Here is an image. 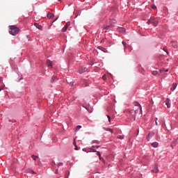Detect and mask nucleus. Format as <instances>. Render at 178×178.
I'll return each mask as SVG.
<instances>
[{"label": "nucleus", "mask_w": 178, "mask_h": 178, "mask_svg": "<svg viewBox=\"0 0 178 178\" xmlns=\"http://www.w3.org/2000/svg\"><path fill=\"white\" fill-rule=\"evenodd\" d=\"M95 148H99V145L95 146Z\"/></svg>", "instance_id": "obj_43"}, {"label": "nucleus", "mask_w": 178, "mask_h": 178, "mask_svg": "<svg viewBox=\"0 0 178 178\" xmlns=\"http://www.w3.org/2000/svg\"><path fill=\"white\" fill-rule=\"evenodd\" d=\"M85 72H87V67H81V69L79 70V73L80 74H82V73H84Z\"/></svg>", "instance_id": "obj_8"}, {"label": "nucleus", "mask_w": 178, "mask_h": 178, "mask_svg": "<svg viewBox=\"0 0 178 178\" xmlns=\"http://www.w3.org/2000/svg\"><path fill=\"white\" fill-rule=\"evenodd\" d=\"M46 65L49 67H51V69H52V61H51L50 60H47Z\"/></svg>", "instance_id": "obj_12"}, {"label": "nucleus", "mask_w": 178, "mask_h": 178, "mask_svg": "<svg viewBox=\"0 0 178 178\" xmlns=\"http://www.w3.org/2000/svg\"><path fill=\"white\" fill-rule=\"evenodd\" d=\"M74 149H75L76 151H77V149H79V147H77V145L75 146Z\"/></svg>", "instance_id": "obj_41"}, {"label": "nucleus", "mask_w": 178, "mask_h": 178, "mask_svg": "<svg viewBox=\"0 0 178 178\" xmlns=\"http://www.w3.org/2000/svg\"><path fill=\"white\" fill-rule=\"evenodd\" d=\"M157 120H158V118H156V119H155V122H156V126H158V121H157Z\"/></svg>", "instance_id": "obj_38"}, {"label": "nucleus", "mask_w": 178, "mask_h": 178, "mask_svg": "<svg viewBox=\"0 0 178 178\" xmlns=\"http://www.w3.org/2000/svg\"><path fill=\"white\" fill-rule=\"evenodd\" d=\"M176 144H177V139L173 140V141L171 143V147H172V148H173V147H176Z\"/></svg>", "instance_id": "obj_15"}, {"label": "nucleus", "mask_w": 178, "mask_h": 178, "mask_svg": "<svg viewBox=\"0 0 178 178\" xmlns=\"http://www.w3.org/2000/svg\"><path fill=\"white\" fill-rule=\"evenodd\" d=\"M122 44L124 45V48H127V47H126V42L122 41Z\"/></svg>", "instance_id": "obj_32"}, {"label": "nucleus", "mask_w": 178, "mask_h": 178, "mask_svg": "<svg viewBox=\"0 0 178 178\" xmlns=\"http://www.w3.org/2000/svg\"><path fill=\"white\" fill-rule=\"evenodd\" d=\"M28 172H29V173H32V175H36L37 173L35 172H34V170H28Z\"/></svg>", "instance_id": "obj_25"}, {"label": "nucleus", "mask_w": 178, "mask_h": 178, "mask_svg": "<svg viewBox=\"0 0 178 178\" xmlns=\"http://www.w3.org/2000/svg\"><path fill=\"white\" fill-rule=\"evenodd\" d=\"M47 17H48V19H52V17H54V13H47Z\"/></svg>", "instance_id": "obj_20"}, {"label": "nucleus", "mask_w": 178, "mask_h": 178, "mask_svg": "<svg viewBox=\"0 0 178 178\" xmlns=\"http://www.w3.org/2000/svg\"><path fill=\"white\" fill-rule=\"evenodd\" d=\"M159 145V143L158 142H154L152 143V147H154V148H156Z\"/></svg>", "instance_id": "obj_19"}, {"label": "nucleus", "mask_w": 178, "mask_h": 178, "mask_svg": "<svg viewBox=\"0 0 178 178\" xmlns=\"http://www.w3.org/2000/svg\"><path fill=\"white\" fill-rule=\"evenodd\" d=\"M158 23H159V21L154 17H151V24L154 26V27H156L158 26Z\"/></svg>", "instance_id": "obj_4"}, {"label": "nucleus", "mask_w": 178, "mask_h": 178, "mask_svg": "<svg viewBox=\"0 0 178 178\" xmlns=\"http://www.w3.org/2000/svg\"><path fill=\"white\" fill-rule=\"evenodd\" d=\"M34 26L36 27V29H38V30H41V29H42V26L40 25L38 23H35Z\"/></svg>", "instance_id": "obj_16"}, {"label": "nucleus", "mask_w": 178, "mask_h": 178, "mask_svg": "<svg viewBox=\"0 0 178 178\" xmlns=\"http://www.w3.org/2000/svg\"><path fill=\"white\" fill-rule=\"evenodd\" d=\"M95 146H92L90 148H83V151H84V152H97V150H95Z\"/></svg>", "instance_id": "obj_3"}, {"label": "nucleus", "mask_w": 178, "mask_h": 178, "mask_svg": "<svg viewBox=\"0 0 178 178\" xmlns=\"http://www.w3.org/2000/svg\"><path fill=\"white\" fill-rule=\"evenodd\" d=\"M99 159L102 161V162H104V163H105V160L102 158V156H99Z\"/></svg>", "instance_id": "obj_29"}, {"label": "nucleus", "mask_w": 178, "mask_h": 178, "mask_svg": "<svg viewBox=\"0 0 178 178\" xmlns=\"http://www.w3.org/2000/svg\"><path fill=\"white\" fill-rule=\"evenodd\" d=\"M118 31L120 32V33H125L126 32V29L124 28H118Z\"/></svg>", "instance_id": "obj_18"}, {"label": "nucleus", "mask_w": 178, "mask_h": 178, "mask_svg": "<svg viewBox=\"0 0 178 178\" xmlns=\"http://www.w3.org/2000/svg\"><path fill=\"white\" fill-rule=\"evenodd\" d=\"M152 9H156V6H155V5L152 6Z\"/></svg>", "instance_id": "obj_36"}, {"label": "nucleus", "mask_w": 178, "mask_h": 178, "mask_svg": "<svg viewBox=\"0 0 178 178\" xmlns=\"http://www.w3.org/2000/svg\"><path fill=\"white\" fill-rule=\"evenodd\" d=\"M117 138H119L120 140H123V138H124V136L120 135L117 137Z\"/></svg>", "instance_id": "obj_28"}, {"label": "nucleus", "mask_w": 178, "mask_h": 178, "mask_svg": "<svg viewBox=\"0 0 178 178\" xmlns=\"http://www.w3.org/2000/svg\"><path fill=\"white\" fill-rule=\"evenodd\" d=\"M163 51H164L165 52H166L167 55H169V52L168 51V48L163 47Z\"/></svg>", "instance_id": "obj_27"}, {"label": "nucleus", "mask_w": 178, "mask_h": 178, "mask_svg": "<svg viewBox=\"0 0 178 178\" xmlns=\"http://www.w3.org/2000/svg\"><path fill=\"white\" fill-rule=\"evenodd\" d=\"M152 172H153V173H158V172H159V170L158 169V164L154 165V168L152 170Z\"/></svg>", "instance_id": "obj_9"}, {"label": "nucleus", "mask_w": 178, "mask_h": 178, "mask_svg": "<svg viewBox=\"0 0 178 178\" xmlns=\"http://www.w3.org/2000/svg\"><path fill=\"white\" fill-rule=\"evenodd\" d=\"M154 134H155L154 132H149L148 136H147V141H149V140H151V138H152V137H154Z\"/></svg>", "instance_id": "obj_7"}, {"label": "nucleus", "mask_w": 178, "mask_h": 178, "mask_svg": "<svg viewBox=\"0 0 178 178\" xmlns=\"http://www.w3.org/2000/svg\"><path fill=\"white\" fill-rule=\"evenodd\" d=\"M74 147H76V142L75 141H74Z\"/></svg>", "instance_id": "obj_45"}, {"label": "nucleus", "mask_w": 178, "mask_h": 178, "mask_svg": "<svg viewBox=\"0 0 178 178\" xmlns=\"http://www.w3.org/2000/svg\"><path fill=\"white\" fill-rule=\"evenodd\" d=\"M129 113L131 114V117L133 118L134 120H136V115L138 113V109L136 110H128Z\"/></svg>", "instance_id": "obj_2"}, {"label": "nucleus", "mask_w": 178, "mask_h": 178, "mask_svg": "<svg viewBox=\"0 0 178 178\" xmlns=\"http://www.w3.org/2000/svg\"><path fill=\"white\" fill-rule=\"evenodd\" d=\"M111 27H113V25L112 24H106L104 25L103 29L104 30H109Z\"/></svg>", "instance_id": "obj_5"}, {"label": "nucleus", "mask_w": 178, "mask_h": 178, "mask_svg": "<svg viewBox=\"0 0 178 178\" xmlns=\"http://www.w3.org/2000/svg\"><path fill=\"white\" fill-rule=\"evenodd\" d=\"M3 88H4V86L0 87V91H2V90H3Z\"/></svg>", "instance_id": "obj_39"}, {"label": "nucleus", "mask_w": 178, "mask_h": 178, "mask_svg": "<svg viewBox=\"0 0 178 178\" xmlns=\"http://www.w3.org/2000/svg\"><path fill=\"white\" fill-rule=\"evenodd\" d=\"M163 72H165V69L164 68H163V69L159 70V73H162Z\"/></svg>", "instance_id": "obj_33"}, {"label": "nucleus", "mask_w": 178, "mask_h": 178, "mask_svg": "<svg viewBox=\"0 0 178 178\" xmlns=\"http://www.w3.org/2000/svg\"><path fill=\"white\" fill-rule=\"evenodd\" d=\"M59 1V2H62V0H58Z\"/></svg>", "instance_id": "obj_48"}, {"label": "nucleus", "mask_w": 178, "mask_h": 178, "mask_svg": "<svg viewBox=\"0 0 178 178\" xmlns=\"http://www.w3.org/2000/svg\"><path fill=\"white\" fill-rule=\"evenodd\" d=\"M97 152V155H98V156H101V153L98 151H96Z\"/></svg>", "instance_id": "obj_35"}, {"label": "nucleus", "mask_w": 178, "mask_h": 178, "mask_svg": "<svg viewBox=\"0 0 178 178\" xmlns=\"http://www.w3.org/2000/svg\"><path fill=\"white\" fill-rule=\"evenodd\" d=\"M171 45L172 47H174L175 49L177 48V42H176V41L171 42Z\"/></svg>", "instance_id": "obj_13"}, {"label": "nucleus", "mask_w": 178, "mask_h": 178, "mask_svg": "<svg viewBox=\"0 0 178 178\" xmlns=\"http://www.w3.org/2000/svg\"><path fill=\"white\" fill-rule=\"evenodd\" d=\"M134 106H139L140 112H143V107H141V104L138 103V102H135L134 103Z\"/></svg>", "instance_id": "obj_10"}, {"label": "nucleus", "mask_w": 178, "mask_h": 178, "mask_svg": "<svg viewBox=\"0 0 178 178\" xmlns=\"http://www.w3.org/2000/svg\"><path fill=\"white\" fill-rule=\"evenodd\" d=\"M165 105L167 108H170V99H166L165 101Z\"/></svg>", "instance_id": "obj_11"}, {"label": "nucleus", "mask_w": 178, "mask_h": 178, "mask_svg": "<svg viewBox=\"0 0 178 178\" xmlns=\"http://www.w3.org/2000/svg\"><path fill=\"white\" fill-rule=\"evenodd\" d=\"M98 48L99 49H100V51H102L103 52H105V53L108 52V50H106V49H105L104 47H99Z\"/></svg>", "instance_id": "obj_21"}, {"label": "nucleus", "mask_w": 178, "mask_h": 178, "mask_svg": "<svg viewBox=\"0 0 178 178\" xmlns=\"http://www.w3.org/2000/svg\"><path fill=\"white\" fill-rule=\"evenodd\" d=\"M103 80H106V75H103L102 76Z\"/></svg>", "instance_id": "obj_34"}, {"label": "nucleus", "mask_w": 178, "mask_h": 178, "mask_svg": "<svg viewBox=\"0 0 178 178\" xmlns=\"http://www.w3.org/2000/svg\"><path fill=\"white\" fill-rule=\"evenodd\" d=\"M112 23H116V20L112 19V20L111 21V24H112Z\"/></svg>", "instance_id": "obj_31"}, {"label": "nucleus", "mask_w": 178, "mask_h": 178, "mask_svg": "<svg viewBox=\"0 0 178 178\" xmlns=\"http://www.w3.org/2000/svg\"><path fill=\"white\" fill-rule=\"evenodd\" d=\"M104 130H106V131H111V133H113V129H111V128H103Z\"/></svg>", "instance_id": "obj_22"}, {"label": "nucleus", "mask_w": 178, "mask_h": 178, "mask_svg": "<svg viewBox=\"0 0 178 178\" xmlns=\"http://www.w3.org/2000/svg\"><path fill=\"white\" fill-rule=\"evenodd\" d=\"M152 74L154 76H159V72H158L157 71H153Z\"/></svg>", "instance_id": "obj_23"}, {"label": "nucleus", "mask_w": 178, "mask_h": 178, "mask_svg": "<svg viewBox=\"0 0 178 178\" xmlns=\"http://www.w3.org/2000/svg\"><path fill=\"white\" fill-rule=\"evenodd\" d=\"M2 83V78H0V84Z\"/></svg>", "instance_id": "obj_44"}, {"label": "nucleus", "mask_w": 178, "mask_h": 178, "mask_svg": "<svg viewBox=\"0 0 178 178\" xmlns=\"http://www.w3.org/2000/svg\"><path fill=\"white\" fill-rule=\"evenodd\" d=\"M69 26H70V22H68L66 23L65 26L63 28L62 31L63 33L66 32Z\"/></svg>", "instance_id": "obj_6"}, {"label": "nucleus", "mask_w": 178, "mask_h": 178, "mask_svg": "<svg viewBox=\"0 0 178 178\" xmlns=\"http://www.w3.org/2000/svg\"><path fill=\"white\" fill-rule=\"evenodd\" d=\"M55 81H58V76H54L51 79V83H55Z\"/></svg>", "instance_id": "obj_14"}, {"label": "nucleus", "mask_w": 178, "mask_h": 178, "mask_svg": "<svg viewBox=\"0 0 178 178\" xmlns=\"http://www.w3.org/2000/svg\"><path fill=\"white\" fill-rule=\"evenodd\" d=\"M165 72H169V70H168V69H167V70H165Z\"/></svg>", "instance_id": "obj_46"}, {"label": "nucleus", "mask_w": 178, "mask_h": 178, "mask_svg": "<svg viewBox=\"0 0 178 178\" xmlns=\"http://www.w3.org/2000/svg\"><path fill=\"white\" fill-rule=\"evenodd\" d=\"M31 156L34 161H37V159L38 158V156H35V155H32Z\"/></svg>", "instance_id": "obj_26"}, {"label": "nucleus", "mask_w": 178, "mask_h": 178, "mask_svg": "<svg viewBox=\"0 0 178 178\" xmlns=\"http://www.w3.org/2000/svg\"><path fill=\"white\" fill-rule=\"evenodd\" d=\"M129 49L130 51H131V47H129Z\"/></svg>", "instance_id": "obj_47"}, {"label": "nucleus", "mask_w": 178, "mask_h": 178, "mask_svg": "<svg viewBox=\"0 0 178 178\" xmlns=\"http://www.w3.org/2000/svg\"><path fill=\"white\" fill-rule=\"evenodd\" d=\"M63 165V163H58V166H62Z\"/></svg>", "instance_id": "obj_42"}, {"label": "nucleus", "mask_w": 178, "mask_h": 178, "mask_svg": "<svg viewBox=\"0 0 178 178\" xmlns=\"http://www.w3.org/2000/svg\"><path fill=\"white\" fill-rule=\"evenodd\" d=\"M80 129H81V126L78 125V126L75 128V131H79V130H80Z\"/></svg>", "instance_id": "obj_24"}, {"label": "nucleus", "mask_w": 178, "mask_h": 178, "mask_svg": "<svg viewBox=\"0 0 178 178\" xmlns=\"http://www.w3.org/2000/svg\"><path fill=\"white\" fill-rule=\"evenodd\" d=\"M176 87H177V83H172V86L171 87V91H175L176 90Z\"/></svg>", "instance_id": "obj_17"}, {"label": "nucleus", "mask_w": 178, "mask_h": 178, "mask_svg": "<svg viewBox=\"0 0 178 178\" xmlns=\"http://www.w3.org/2000/svg\"><path fill=\"white\" fill-rule=\"evenodd\" d=\"M19 31H20V29H19V28H17L16 26H10L9 33L11 34V35H17V34H19Z\"/></svg>", "instance_id": "obj_1"}, {"label": "nucleus", "mask_w": 178, "mask_h": 178, "mask_svg": "<svg viewBox=\"0 0 178 178\" xmlns=\"http://www.w3.org/2000/svg\"><path fill=\"white\" fill-rule=\"evenodd\" d=\"M147 24H151V17L148 21L147 22Z\"/></svg>", "instance_id": "obj_30"}, {"label": "nucleus", "mask_w": 178, "mask_h": 178, "mask_svg": "<svg viewBox=\"0 0 178 178\" xmlns=\"http://www.w3.org/2000/svg\"><path fill=\"white\" fill-rule=\"evenodd\" d=\"M107 118H108V122H109V123H111V116L107 115Z\"/></svg>", "instance_id": "obj_37"}, {"label": "nucleus", "mask_w": 178, "mask_h": 178, "mask_svg": "<svg viewBox=\"0 0 178 178\" xmlns=\"http://www.w3.org/2000/svg\"><path fill=\"white\" fill-rule=\"evenodd\" d=\"M92 143H95L96 144L99 143L98 140H93Z\"/></svg>", "instance_id": "obj_40"}]
</instances>
